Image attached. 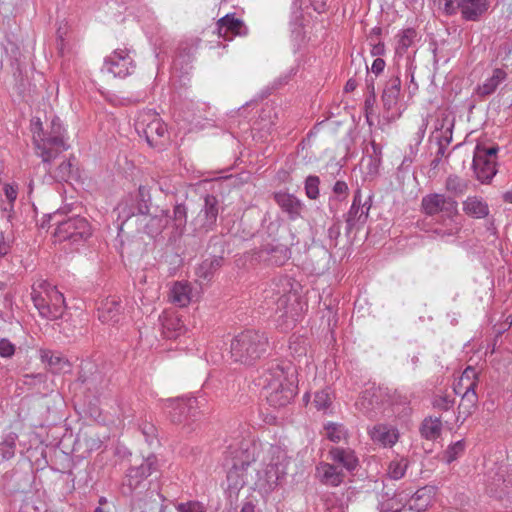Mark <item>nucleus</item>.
<instances>
[{
  "label": "nucleus",
  "mask_w": 512,
  "mask_h": 512,
  "mask_svg": "<svg viewBox=\"0 0 512 512\" xmlns=\"http://www.w3.org/2000/svg\"><path fill=\"white\" fill-rule=\"evenodd\" d=\"M259 385L263 387L268 404L274 408L288 405L297 393L296 367L286 361H273L263 370Z\"/></svg>",
  "instance_id": "1"
},
{
  "label": "nucleus",
  "mask_w": 512,
  "mask_h": 512,
  "mask_svg": "<svg viewBox=\"0 0 512 512\" xmlns=\"http://www.w3.org/2000/svg\"><path fill=\"white\" fill-rule=\"evenodd\" d=\"M30 129L36 154L41 157L43 163L49 164L62 152L69 149V145L64 139L65 130L59 118L52 119L50 131L43 129L40 118H33L30 123Z\"/></svg>",
  "instance_id": "2"
},
{
  "label": "nucleus",
  "mask_w": 512,
  "mask_h": 512,
  "mask_svg": "<svg viewBox=\"0 0 512 512\" xmlns=\"http://www.w3.org/2000/svg\"><path fill=\"white\" fill-rule=\"evenodd\" d=\"M264 299L267 305H275L276 322L282 331H288L295 326L297 321V312L294 309L292 300L296 301L295 294L291 293V284L289 279L281 277L273 281L267 289L264 290Z\"/></svg>",
  "instance_id": "3"
},
{
  "label": "nucleus",
  "mask_w": 512,
  "mask_h": 512,
  "mask_svg": "<svg viewBox=\"0 0 512 512\" xmlns=\"http://www.w3.org/2000/svg\"><path fill=\"white\" fill-rule=\"evenodd\" d=\"M269 340L265 332L246 329L236 334L230 343L231 358L238 363L254 365L267 352Z\"/></svg>",
  "instance_id": "4"
},
{
  "label": "nucleus",
  "mask_w": 512,
  "mask_h": 512,
  "mask_svg": "<svg viewBox=\"0 0 512 512\" xmlns=\"http://www.w3.org/2000/svg\"><path fill=\"white\" fill-rule=\"evenodd\" d=\"M229 449L231 466L227 471L228 489L238 492L247 483V470L256 460L259 447L250 441H243L238 448L230 446Z\"/></svg>",
  "instance_id": "5"
},
{
  "label": "nucleus",
  "mask_w": 512,
  "mask_h": 512,
  "mask_svg": "<svg viewBox=\"0 0 512 512\" xmlns=\"http://www.w3.org/2000/svg\"><path fill=\"white\" fill-rule=\"evenodd\" d=\"M61 216L59 211L49 214V221L56 225L54 237L58 242H69L71 245H81L92 236V227L89 221L79 215L67 219H57Z\"/></svg>",
  "instance_id": "6"
},
{
  "label": "nucleus",
  "mask_w": 512,
  "mask_h": 512,
  "mask_svg": "<svg viewBox=\"0 0 512 512\" xmlns=\"http://www.w3.org/2000/svg\"><path fill=\"white\" fill-rule=\"evenodd\" d=\"M285 452L280 447L271 445L267 450V458L263 459V467L257 471L255 485L265 492L274 490L280 479L286 474Z\"/></svg>",
  "instance_id": "7"
},
{
  "label": "nucleus",
  "mask_w": 512,
  "mask_h": 512,
  "mask_svg": "<svg viewBox=\"0 0 512 512\" xmlns=\"http://www.w3.org/2000/svg\"><path fill=\"white\" fill-rule=\"evenodd\" d=\"M135 129L143 135L151 147H157L167 134V126L153 110L142 111L138 114Z\"/></svg>",
  "instance_id": "8"
},
{
  "label": "nucleus",
  "mask_w": 512,
  "mask_h": 512,
  "mask_svg": "<svg viewBox=\"0 0 512 512\" xmlns=\"http://www.w3.org/2000/svg\"><path fill=\"white\" fill-rule=\"evenodd\" d=\"M158 470V459L151 454L144 458L139 465L131 466L123 478L121 490L124 495H132L136 490L144 487V481L153 472Z\"/></svg>",
  "instance_id": "9"
},
{
  "label": "nucleus",
  "mask_w": 512,
  "mask_h": 512,
  "mask_svg": "<svg viewBox=\"0 0 512 512\" xmlns=\"http://www.w3.org/2000/svg\"><path fill=\"white\" fill-rule=\"evenodd\" d=\"M219 214V201L216 196L207 194L198 214L192 219L191 226L194 236H203L212 231Z\"/></svg>",
  "instance_id": "10"
},
{
  "label": "nucleus",
  "mask_w": 512,
  "mask_h": 512,
  "mask_svg": "<svg viewBox=\"0 0 512 512\" xmlns=\"http://www.w3.org/2000/svg\"><path fill=\"white\" fill-rule=\"evenodd\" d=\"M477 373L475 369L471 366H468L460 379L459 385H462L464 380L470 381L469 384L465 387V392L462 394L460 404L458 406V416L456 421H460L463 423L467 417H469L474 409L476 408L478 402V396L476 393L477 387Z\"/></svg>",
  "instance_id": "11"
},
{
  "label": "nucleus",
  "mask_w": 512,
  "mask_h": 512,
  "mask_svg": "<svg viewBox=\"0 0 512 512\" xmlns=\"http://www.w3.org/2000/svg\"><path fill=\"white\" fill-rule=\"evenodd\" d=\"M135 68L134 61L126 49H116L105 58L102 70L111 73L114 77L125 78Z\"/></svg>",
  "instance_id": "12"
},
{
  "label": "nucleus",
  "mask_w": 512,
  "mask_h": 512,
  "mask_svg": "<svg viewBox=\"0 0 512 512\" xmlns=\"http://www.w3.org/2000/svg\"><path fill=\"white\" fill-rule=\"evenodd\" d=\"M169 407V417L176 424H189L190 421H195L199 414L198 401L194 397L169 400Z\"/></svg>",
  "instance_id": "13"
},
{
  "label": "nucleus",
  "mask_w": 512,
  "mask_h": 512,
  "mask_svg": "<svg viewBox=\"0 0 512 512\" xmlns=\"http://www.w3.org/2000/svg\"><path fill=\"white\" fill-rule=\"evenodd\" d=\"M421 207L424 213L429 216L436 215L440 212L451 216L457 213L458 203L452 197L432 193L422 198Z\"/></svg>",
  "instance_id": "14"
},
{
  "label": "nucleus",
  "mask_w": 512,
  "mask_h": 512,
  "mask_svg": "<svg viewBox=\"0 0 512 512\" xmlns=\"http://www.w3.org/2000/svg\"><path fill=\"white\" fill-rule=\"evenodd\" d=\"M370 205L367 206V202L362 203V193L360 189H357L354 193L352 205L346 214V232L350 233L354 228L365 224Z\"/></svg>",
  "instance_id": "15"
},
{
  "label": "nucleus",
  "mask_w": 512,
  "mask_h": 512,
  "mask_svg": "<svg viewBox=\"0 0 512 512\" xmlns=\"http://www.w3.org/2000/svg\"><path fill=\"white\" fill-rule=\"evenodd\" d=\"M408 497L407 490H394L385 485L379 500V510L380 512H400L407 505Z\"/></svg>",
  "instance_id": "16"
},
{
  "label": "nucleus",
  "mask_w": 512,
  "mask_h": 512,
  "mask_svg": "<svg viewBox=\"0 0 512 512\" xmlns=\"http://www.w3.org/2000/svg\"><path fill=\"white\" fill-rule=\"evenodd\" d=\"M274 200L282 212L287 215L289 220L295 221L302 217L304 204L295 195L288 192L279 191L274 193Z\"/></svg>",
  "instance_id": "17"
},
{
  "label": "nucleus",
  "mask_w": 512,
  "mask_h": 512,
  "mask_svg": "<svg viewBox=\"0 0 512 512\" xmlns=\"http://www.w3.org/2000/svg\"><path fill=\"white\" fill-rule=\"evenodd\" d=\"M50 288H53V285L47 281H39L32 286L31 299L43 318L51 316V310L48 307L50 306Z\"/></svg>",
  "instance_id": "18"
},
{
  "label": "nucleus",
  "mask_w": 512,
  "mask_h": 512,
  "mask_svg": "<svg viewBox=\"0 0 512 512\" xmlns=\"http://www.w3.org/2000/svg\"><path fill=\"white\" fill-rule=\"evenodd\" d=\"M122 311L121 300L116 296H110L101 301L98 307V319L102 323L114 325L119 322Z\"/></svg>",
  "instance_id": "19"
},
{
  "label": "nucleus",
  "mask_w": 512,
  "mask_h": 512,
  "mask_svg": "<svg viewBox=\"0 0 512 512\" xmlns=\"http://www.w3.org/2000/svg\"><path fill=\"white\" fill-rule=\"evenodd\" d=\"M382 390L380 388L366 389L356 402L358 409L368 417H375L381 409Z\"/></svg>",
  "instance_id": "20"
},
{
  "label": "nucleus",
  "mask_w": 512,
  "mask_h": 512,
  "mask_svg": "<svg viewBox=\"0 0 512 512\" xmlns=\"http://www.w3.org/2000/svg\"><path fill=\"white\" fill-rule=\"evenodd\" d=\"M140 223L143 225L144 233L150 237H156L160 235L165 228L169 227V210H156L154 214L149 212L146 220L142 218Z\"/></svg>",
  "instance_id": "21"
},
{
  "label": "nucleus",
  "mask_w": 512,
  "mask_h": 512,
  "mask_svg": "<svg viewBox=\"0 0 512 512\" xmlns=\"http://www.w3.org/2000/svg\"><path fill=\"white\" fill-rule=\"evenodd\" d=\"M159 321L161 324L162 335L166 339H177L186 331L181 319L174 312L164 311L159 316Z\"/></svg>",
  "instance_id": "22"
},
{
  "label": "nucleus",
  "mask_w": 512,
  "mask_h": 512,
  "mask_svg": "<svg viewBox=\"0 0 512 512\" xmlns=\"http://www.w3.org/2000/svg\"><path fill=\"white\" fill-rule=\"evenodd\" d=\"M460 13L465 21L476 22L489 8V0H459Z\"/></svg>",
  "instance_id": "23"
},
{
  "label": "nucleus",
  "mask_w": 512,
  "mask_h": 512,
  "mask_svg": "<svg viewBox=\"0 0 512 512\" xmlns=\"http://www.w3.org/2000/svg\"><path fill=\"white\" fill-rule=\"evenodd\" d=\"M217 31L219 36L232 38L235 35H245L247 27L242 20L235 18L234 14H227L218 20Z\"/></svg>",
  "instance_id": "24"
},
{
  "label": "nucleus",
  "mask_w": 512,
  "mask_h": 512,
  "mask_svg": "<svg viewBox=\"0 0 512 512\" xmlns=\"http://www.w3.org/2000/svg\"><path fill=\"white\" fill-rule=\"evenodd\" d=\"M316 477L327 486L336 487L344 480V473L338 466L321 462L316 466Z\"/></svg>",
  "instance_id": "25"
},
{
  "label": "nucleus",
  "mask_w": 512,
  "mask_h": 512,
  "mask_svg": "<svg viewBox=\"0 0 512 512\" xmlns=\"http://www.w3.org/2000/svg\"><path fill=\"white\" fill-rule=\"evenodd\" d=\"M407 493H409L407 501L409 510L415 512L425 511L427 507L431 504L435 494L434 489L429 486L422 487L413 494L411 493V491H407Z\"/></svg>",
  "instance_id": "26"
},
{
  "label": "nucleus",
  "mask_w": 512,
  "mask_h": 512,
  "mask_svg": "<svg viewBox=\"0 0 512 512\" xmlns=\"http://www.w3.org/2000/svg\"><path fill=\"white\" fill-rule=\"evenodd\" d=\"M260 257L271 265L282 266L290 259L291 251L282 244L267 245L261 250Z\"/></svg>",
  "instance_id": "27"
},
{
  "label": "nucleus",
  "mask_w": 512,
  "mask_h": 512,
  "mask_svg": "<svg viewBox=\"0 0 512 512\" xmlns=\"http://www.w3.org/2000/svg\"><path fill=\"white\" fill-rule=\"evenodd\" d=\"M188 207L185 203H176L173 206L172 214L169 213V227L174 237L184 234L187 225Z\"/></svg>",
  "instance_id": "28"
},
{
  "label": "nucleus",
  "mask_w": 512,
  "mask_h": 512,
  "mask_svg": "<svg viewBox=\"0 0 512 512\" xmlns=\"http://www.w3.org/2000/svg\"><path fill=\"white\" fill-rule=\"evenodd\" d=\"M133 202V210L137 221H140L142 218L146 220L152 204L150 189L146 186H139L138 192L133 195Z\"/></svg>",
  "instance_id": "29"
},
{
  "label": "nucleus",
  "mask_w": 512,
  "mask_h": 512,
  "mask_svg": "<svg viewBox=\"0 0 512 512\" xmlns=\"http://www.w3.org/2000/svg\"><path fill=\"white\" fill-rule=\"evenodd\" d=\"M329 456L333 462L349 472L354 471L358 466V458L350 448L333 447L329 450Z\"/></svg>",
  "instance_id": "30"
},
{
  "label": "nucleus",
  "mask_w": 512,
  "mask_h": 512,
  "mask_svg": "<svg viewBox=\"0 0 512 512\" xmlns=\"http://www.w3.org/2000/svg\"><path fill=\"white\" fill-rule=\"evenodd\" d=\"M472 166L477 179L482 183L489 182L497 173L496 161L485 159L476 153H474Z\"/></svg>",
  "instance_id": "31"
},
{
  "label": "nucleus",
  "mask_w": 512,
  "mask_h": 512,
  "mask_svg": "<svg viewBox=\"0 0 512 512\" xmlns=\"http://www.w3.org/2000/svg\"><path fill=\"white\" fill-rule=\"evenodd\" d=\"M224 257L221 255H210L204 259L196 268V275L202 281H211L215 273L222 267Z\"/></svg>",
  "instance_id": "32"
},
{
  "label": "nucleus",
  "mask_w": 512,
  "mask_h": 512,
  "mask_svg": "<svg viewBox=\"0 0 512 512\" xmlns=\"http://www.w3.org/2000/svg\"><path fill=\"white\" fill-rule=\"evenodd\" d=\"M370 436L374 442L380 443L384 447H392L398 441L399 432L396 428L379 424L373 427Z\"/></svg>",
  "instance_id": "33"
},
{
  "label": "nucleus",
  "mask_w": 512,
  "mask_h": 512,
  "mask_svg": "<svg viewBox=\"0 0 512 512\" xmlns=\"http://www.w3.org/2000/svg\"><path fill=\"white\" fill-rule=\"evenodd\" d=\"M39 356L41 361L47 364L49 371L52 373H60L70 367L68 359L60 353L48 349H40Z\"/></svg>",
  "instance_id": "34"
},
{
  "label": "nucleus",
  "mask_w": 512,
  "mask_h": 512,
  "mask_svg": "<svg viewBox=\"0 0 512 512\" xmlns=\"http://www.w3.org/2000/svg\"><path fill=\"white\" fill-rule=\"evenodd\" d=\"M401 90V79L399 76H392L385 85L382 94L383 105L390 110L396 106Z\"/></svg>",
  "instance_id": "35"
},
{
  "label": "nucleus",
  "mask_w": 512,
  "mask_h": 512,
  "mask_svg": "<svg viewBox=\"0 0 512 512\" xmlns=\"http://www.w3.org/2000/svg\"><path fill=\"white\" fill-rule=\"evenodd\" d=\"M463 211L473 218H485L489 214L488 204L477 196H469L463 202Z\"/></svg>",
  "instance_id": "36"
},
{
  "label": "nucleus",
  "mask_w": 512,
  "mask_h": 512,
  "mask_svg": "<svg viewBox=\"0 0 512 512\" xmlns=\"http://www.w3.org/2000/svg\"><path fill=\"white\" fill-rule=\"evenodd\" d=\"M507 77V73L500 69L496 68L493 70L492 76L486 79L483 84L479 85L477 88L478 95L485 97L491 95L495 92L497 87L502 83Z\"/></svg>",
  "instance_id": "37"
},
{
  "label": "nucleus",
  "mask_w": 512,
  "mask_h": 512,
  "mask_svg": "<svg viewBox=\"0 0 512 512\" xmlns=\"http://www.w3.org/2000/svg\"><path fill=\"white\" fill-rule=\"evenodd\" d=\"M454 128V118L449 115H443L441 119H437L435 124V131L440 132L437 135V143L443 142L449 145L452 141V133Z\"/></svg>",
  "instance_id": "38"
},
{
  "label": "nucleus",
  "mask_w": 512,
  "mask_h": 512,
  "mask_svg": "<svg viewBox=\"0 0 512 512\" xmlns=\"http://www.w3.org/2000/svg\"><path fill=\"white\" fill-rule=\"evenodd\" d=\"M52 161L45 165V171L57 182H66L72 175L73 164L70 159H64L55 169L51 167Z\"/></svg>",
  "instance_id": "39"
},
{
  "label": "nucleus",
  "mask_w": 512,
  "mask_h": 512,
  "mask_svg": "<svg viewBox=\"0 0 512 512\" xmlns=\"http://www.w3.org/2000/svg\"><path fill=\"white\" fill-rule=\"evenodd\" d=\"M157 497L160 498L161 502H164L166 500V498L159 493L157 494ZM175 510L177 512H206L207 508H206L205 504H203L200 501L189 500V501L177 503L175 505ZM159 512H171V510H169L166 505L161 503Z\"/></svg>",
  "instance_id": "40"
},
{
  "label": "nucleus",
  "mask_w": 512,
  "mask_h": 512,
  "mask_svg": "<svg viewBox=\"0 0 512 512\" xmlns=\"http://www.w3.org/2000/svg\"><path fill=\"white\" fill-rule=\"evenodd\" d=\"M170 300L179 307H185L190 302V287L186 283L176 282L170 290Z\"/></svg>",
  "instance_id": "41"
},
{
  "label": "nucleus",
  "mask_w": 512,
  "mask_h": 512,
  "mask_svg": "<svg viewBox=\"0 0 512 512\" xmlns=\"http://www.w3.org/2000/svg\"><path fill=\"white\" fill-rule=\"evenodd\" d=\"M441 431L442 422L439 417L425 418L420 427L421 435L427 440H435L440 436Z\"/></svg>",
  "instance_id": "42"
},
{
  "label": "nucleus",
  "mask_w": 512,
  "mask_h": 512,
  "mask_svg": "<svg viewBox=\"0 0 512 512\" xmlns=\"http://www.w3.org/2000/svg\"><path fill=\"white\" fill-rule=\"evenodd\" d=\"M50 306L51 316H47L46 319L55 320L62 316L65 308V299L61 292L57 290L55 286L50 288Z\"/></svg>",
  "instance_id": "43"
},
{
  "label": "nucleus",
  "mask_w": 512,
  "mask_h": 512,
  "mask_svg": "<svg viewBox=\"0 0 512 512\" xmlns=\"http://www.w3.org/2000/svg\"><path fill=\"white\" fill-rule=\"evenodd\" d=\"M445 188L455 197L462 196L468 189V181L457 175H449L445 181Z\"/></svg>",
  "instance_id": "44"
},
{
  "label": "nucleus",
  "mask_w": 512,
  "mask_h": 512,
  "mask_svg": "<svg viewBox=\"0 0 512 512\" xmlns=\"http://www.w3.org/2000/svg\"><path fill=\"white\" fill-rule=\"evenodd\" d=\"M409 461L405 457L397 456L393 460L390 461L388 466V476L392 480L401 479L408 468Z\"/></svg>",
  "instance_id": "45"
},
{
  "label": "nucleus",
  "mask_w": 512,
  "mask_h": 512,
  "mask_svg": "<svg viewBox=\"0 0 512 512\" xmlns=\"http://www.w3.org/2000/svg\"><path fill=\"white\" fill-rule=\"evenodd\" d=\"M133 203V195H128L124 197L117 205L116 211L118 213V220L122 222V225L129 221L131 218L135 217Z\"/></svg>",
  "instance_id": "46"
},
{
  "label": "nucleus",
  "mask_w": 512,
  "mask_h": 512,
  "mask_svg": "<svg viewBox=\"0 0 512 512\" xmlns=\"http://www.w3.org/2000/svg\"><path fill=\"white\" fill-rule=\"evenodd\" d=\"M325 429L327 438L334 443H339L346 439L348 435L347 430L342 424L329 422L326 424Z\"/></svg>",
  "instance_id": "47"
},
{
  "label": "nucleus",
  "mask_w": 512,
  "mask_h": 512,
  "mask_svg": "<svg viewBox=\"0 0 512 512\" xmlns=\"http://www.w3.org/2000/svg\"><path fill=\"white\" fill-rule=\"evenodd\" d=\"M417 37V32L414 28H407L401 31L398 35L397 50L406 52L409 47L414 43Z\"/></svg>",
  "instance_id": "48"
},
{
  "label": "nucleus",
  "mask_w": 512,
  "mask_h": 512,
  "mask_svg": "<svg viewBox=\"0 0 512 512\" xmlns=\"http://www.w3.org/2000/svg\"><path fill=\"white\" fill-rule=\"evenodd\" d=\"M226 241L223 234H217L210 237L207 250L210 255H221L224 257Z\"/></svg>",
  "instance_id": "49"
},
{
  "label": "nucleus",
  "mask_w": 512,
  "mask_h": 512,
  "mask_svg": "<svg viewBox=\"0 0 512 512\" xmlns=\"http://www.w3.org/2000/svg\"><path fill=\"white\" fill-rule=\"evenodd\" d=\"M454 404L455 398L447 394H438L432 399L433 408L439 411H448L453 408Z\"/></svg>",
  "instance_id": "50"
},
{
  "label": "nucleus",
  "mask_w": 512,
  "mask_h": 512,
  "mask_svg": "<svg viewBox=\"0 0 512 512\" xmlns=\"http://www.w3.org/2000/svg\"><path fill=\"white\" fill-rule=\"evenodd\" d=\"M320 179L316 175H309L305 179V193L309 199L316 200L319 197Z\"/></svg>",
  "instance_id": "51"
},
{
  "label": "nucleus",
  "mask_w": 512,
  "mask_h": 512,
  "mask_svg": "<svg viewBox=\"0 0 512 512\" xmlns=\"http://www.w3.org/2000/svg\"><path fill=\"white\" fill-rule=\"evenodd\" d=\"M313 404L317 410L326 411L332 404L330 392L327 389L316 392Z\"/></svg>",
  "instance_id": "52"
},
{
  "label": "nucleus",
  "mask_w": 512,
  "mask_h": 512,
  "mask_svg": "<svg viewBox=\"0 0 512 512\" xmlns=\"http://www.w3.org/2000/svg\"><path fill=\"white\" fill-rule=\"evenodd\" d=\"M465 450V443L463 440H459L455 443H453L452 445H450L446 452H445V456H446V461L448 463H451L453 461H455Z\"/></svg>",
  "instance_id": "53"
},
{
  "label": "nucleus",
  "mask_w": 512,
  "mask_h": 512,
  "mask_svg": "<svg viewBox=\"0 0 512 512\" xmlns=\"http://www.w3.org/2000/svg\"><path fill=\"white\" fill-rule=\"evenodd\" d=\"M498 150V146L486 147L484 145H477L474 153L484 157L485 159L496 161Z\"/></svg>",
  "instance_id": "54"
},
{
  "label": "nucleus",
  "mask_w": 512,
  "mask_h": 512,
  "mask_svg": "<svg viewBox=\"0 0 512 512\" xmlns=\"http://www.w3.org/2000/svg\"><path fill=\"white\" fill-rule=\"evenodd\" d=\"M16 351L15 345L7 338L0 339V357L11 358Z\"/></svg>",
  "instance_id": "55"
},
{
  "label": "nucleus",
  "mask_w": 512,
  "mask_h": 512,
  "mask_svg": "<svg viewBox=\"0 0 512 512\" xmlns=\"http://www.w3.org/2000/svg\"><path fill=\"white\" fill-rule=\"evenodd\" d=\"M15 454L14 441H4L0 443V456L3 460L11 459Z\"/></svg>",
  "instance_id": "56"
},
{
  "label": "nucleus",
  "mask_w": 512,
  "mask_h": 512,
  "mask_svg": "<svg viewBox=\"0 0 512 512\" xmlns=\"http://www.w3.org/2000/svg\"><path fill=\"white\" fill-rule=\"evenodd\" d=\"M142 434L144 435L146 442L151 444L157 436V429L152 423H143L140 427Z\"/></svg>",
  "instance_id": "57"
},
{
  "label": "nucleus",
  "mask_w": 512,
  "mask_h": 512,
  "mask_svg": "<svg viewBox=\"0 0 512 512\" xmlns=\"http://www.w3.org/2000/svg\"><path fill=\"white\" fill-rule=\"evenodd\" d=\"M333 193L335 196L332 198H338V200H345L348 195V185L344 181H336L333 186Z\"/></svg>",
  "instance_id": "58"
},
{
  "label": "nucleus",
  "mask_w": 512,
  "mask_h": 512,
  "mask_svg": "<svg viewBox=\"0 0 512 512\" xmlns=\"http://www.w3.org/2000/svg\"><path fill=\"white\" fill-rule=\"evenodd\" d=\"M428 126V120L423 118L421 123L418 125L416 132L412 138V141L416 143V146H420L426 133Z\"/></svg>",
  "instance_id": "59"
},
{
  "label": "nucleus",
  "mask_w": 512,
  "mask_h": 512,
  "mask_svg": "<svg viewBox=\"0 0 512 512\" xmlns=\"http://www.w3.org/2000/svg\"><path fill=\"white\" fill-rule=\"evenodd\" d=\"M382 164V158H376L369 156L367 163V173L369 175L375 176L379 173L380 166Z\"/></svg>",
  "instance_id": "60"
},
{
  "label": "nucleus",
  "mask_w": 512,
  "mask_h": 512,
  "mask_svg": "<svg viewBox=\"0 0 512 512\" xmlns=\"http://www.w3.org/2000/svg\"><path fill=\"white\" fill-rule=\"evenodd\" d=\"M418 150L419 146H416V143L411 141L409 144V152L404 156L401 166L410 165L414 161Z\"/></svg>",
  "instance_id": "61"
},
{
  "label": "nucleus",
  "mask_w": 512,
  "mask_h": 512,
  "mask_svg": "<svg viewBox=\"0 0 512 512\" xmlns=\"http://www.w3.org/2000/svg\"><path fill=\"white\" fill-rule=\"evenodd\" d=\"M460 11L459 0H444L443 11L446 15H454Z\"/></svg>",
  "instance_id": "62"
},
{
  "label": "nucleus",
  "mask_w": 512,
  "mask_h": 512,
  "mask_svg": "<svg viewBox=\"0 0 512 512\" xmlns=\"http://www.w3.org/2000/svg\"><path fill=\"white\" fill-rule=\"evenodd\" d=\"M192 56V48L188 47H180L179 48V54L174 60V68H177L178 63L183 58V61H190Z\"/></svg>",
  "instance_id": "63"
},
{
  "label": "nucleus",
  "mask_w": 512,
  "mask_h": 512,
  "mask_svg": "<svg viewBox=\"0 0 512 512\" xmlns=\"http://www.w3.org/2000/svg\"><path fill=\"white\" fill-rule=\"evenodd\" d=\"M56 48L59 55L61 56H64L68 52L67 44L65 42V39L63 38V32L61 31V28L57 30Z\"/></svg>",
  "instance_id": "64"
}]
</instances>
